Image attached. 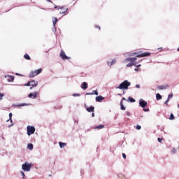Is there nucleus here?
<instances>
[{
  "mask_svg": "<svg viewBox=\"0 0 179 179\" xmlns=\"http://www.w3.org/2000/svg\"><path fill=\"white\" fill-rule=\"evenodd\" d=\"M156 99L157 100H162V95H160V94H157L156 95Z\"/></svg>",
  "mask_w": 179,
  "mask_h": 179,
  "instance_id": "a878e982",
  "label": "nucleus"
},
{
  "mask_svg": "<svg viewBox=\"0 0 179 179\" xmlns=\"http://www.w3.org/2000/svg\"><path fill=\"white\" fill-rule=\"evenodd\" d=\"M30 90H31V89H33V87H37V85H38V81H36V80H31L30 81Z\"/></svg>",
  "mask_w": 179,
  "mask_h": 179,
  "instance_id": "9b49d317",
  "label": "nucleus"
},
{
  "mask_svg": "<svg viewBox=\"0 0 179 179\" xmlns=\"http://www.w3.org/2000/svg\"><path fill=\"white\" fill-rule=\"evenodd\" d=\"M96 29H99V30H100V26H99V25H97V26H96Z\"/></svg>",
  "mask_w": 179,
  "mask_h": 179,
  "instance_id": "37998d69",
  "label": "nucleus"
},
{
  "mask_svg": "<svg viewBox=\"0 0 179 179\" xmlns=\"http://www.w3.org/2000/svg\"><path fill=\"white\" fill-rule=\"evenodd\" d=\"M134 71H139V69H135Z\"/></svg>",
  "mask_w": 179,
  "mask_h": 179,
  "instance_id": "49530a36",
  "label": "nucleus"
},
{
  "mask_svg": "<svg viewBox=\"0 0 179 179\" xmlns=\"http://www.w3.org/2000/svg\"><path fill=\"white\" fill-rule=\"evenodd\" d=\"M92 93V94H95V96H99V92L96 90H94Z\"/></svg>",
  "mask_w": 179,
  "mask_h": 179,
  "instance_id": "cd10ccee",
  "label": "nucleus"
},
{
  "mask_svg": "<svg viewBox=\"0 0 179 179\" xmlns=\"http://www.w3.org/2000/svg\"><path fill=\"white\" fill-rule=\"evenodd\" d=\"M162 141H163V138H158V142L162 143Z\"/></svg>",
  "mask_w": 179,
  "mask_h": 179,
  "instance_id": "ea45409f",
  "label": "nucleus"
},
{
  "mask_svg": "<svg viewBox=\"0 0 179 179\" xmlns=\"http://www.w3.org/2000/svg\"><path fill=\"white\" fill-rule=\"evenodd\" d=\"M58 12L60 15H65L68 12V8L66 7H62L58 8Z\"/></svg>",
  "mask_w": 179,
  "mask_h": 179,
  "instance_id": "39448f33",
  "label": "nucleus"
},
{
  "mask_svg": "<svg viewBox=\"0 0 179 179\" xmlns=\"http://www.w3.org/2000/svg\"><path fill=\"white\" fill-rule=\"evenodd\" d=\"M43 72V69H39L38 70L31 71L29 74V78H34V76H37V75H40Z\"/></svg>",
  "mask_w": 179,
  "mask_h": 179,
  "instance_id": "f03ea898",
  "label": "nucleus"
},
{
  "mask_svg": "<svg viewBox=\"0 0 179 179\" xmlns=\"http://www.w3.org/2000/svg\"><path fill=\"white\" fill-rule=\"evenodd\" d=\"M27 136L33 135L36 132V128L33 126H27Z\"/></svg>",
  "mask_w": 179,
  "mask_h": 179,
  "instance_id": "7ed1b4c3",
  "label": "nucleus"
},
{
  "mask_svg": "<svg viewBox=\"0 0 179 179\" xmlns=\"http://www.w3.org/2000/svg\"><path fill=\"white\" fill-rule=\"evenodd\" d=\"M103 128H104V125L103 124H100V125L96 127L95 129H103Z\"/></svg>",
  "mask_w": 179,
  "mask_h": 179,
  "instance_id": "4be33fe9",
  "label": "nucleus"
},
{
  "mask_svg": "<svg viewBox=\"0 0 179 179\" xmlns=\"http://www.w3.org/2000/svg\"><path fill=\"white\" fill-rule=\"evenodd\" d=\"M86 95H87V96H92V95H93V94H92V93H90V92H87V93H86Z\"/></svg>",
  "mask_w": 179,
  "mask_h": 179,
  "instance_id": "473e14b6",
  "label": "nucleus"
},
{
  "mask_svg": "<svg viewBox=\"0 0 179 179\" xmlns=\"http://www.w3.org/2000/svg\"><path fill=\"white\" fill-rule=\"evenodd\" d=\"M57 8H58L57 6H55V9H57Z\"/></svg>",
  "mask_w": 179,
  "mask_h": 179,
  "instance_id": "8fccbe9b",
  "label": "nucleus"
},
{
  "mask_svg": "<svg viewBox=\"0 0 179 179\" xmlns=\"http://www.w3.org/2000/svg\"><path fill=\"white\" fill-rule=\"evenodd\" d=\"M123 94H125V92H123Z\"/></svg>",
  "mask_w": 179,
  "mask_h": 179,
  "instance_id": "603ef678",
  "label": "nucleus"
},
{
  "mask_svg": "<svg viewBox=\"0 0 179 179\" xmlns=\"http://www.w3.org/2000/svg\"><path fill=\"white\" fill-rule=\"evenodd\" d=\"M5 78L7 79L8 82H13V80H15V78L12 76H6Z\"/></svg>",
  "mask_w": 179,
  "mask_h": 179,
  "instance_id": "4468645a",
  "label": "nucleus"
},
{
  "mask_svg": "<svg viewBox=\"0 0 179 179\" xmlns=\"http://www.w3.org/2000/svg\"><path fill=\"white\" fill-rule=\"evenodd\" d=\"M178 107H179V105H178Z\"/></svg>",
  "mask_w": 179,
  "mask_h": 179,
  "instance_id": "864d4df0",
  "label": "nucleus"
},
{
  "mask_svg": "<svg viewBox=\"0 0 179 179\" xmlns=\"http://www.w3.org/2000/svg\"><path fill=\"white\" fill-rule=\"evenodd\" d=\"M122 100H126V99L123 97V98L122 99Z\"/></svg>",
  "mask_w": 179,
  "mask_h": 179,
  "instance_id": "09e8293b",
  "label": "nucleus"
},
{
  "mask_svg": "<svg viewBox=\"0 0 179 179\" xmlns=\"http://www.w3.org/2000/svg\"><path fill=\"white\" fill-rule=\"evenodd\" d=\"M25 86H31L30 81L25 84Z\"/></svg>",
  "mask_w": 179,
  "mask_h": 179,
  "instance_id": "4c0bfd02",
  "label": "nucleus"
},
{
  "mask_svg": "<svg viewBox=\"0 0 179 179\" xmlns=\"http://www.w3.org/2000/svg\"><path fill=\"white\" fill-rule=\"evenodd\" d=\"M126 62H130L131 64H136V57H128L125 59Z\"/></svg>",
  "mask_w": 179,
  "mask_h": 179,
  "instance_id": "423d86ee",
  "label": "nucleus"
},
{
  "mask_svg": "<svg viewBox=\"0 0 179 179\" xmlns=\"http://www.w3.org/2000/svg\"><path fill=\"white\" fill-rule=\"evenodd\" d=\"M122 157L127 159V155H125V153H122Z\"/></svg>",
  "mask_w": 179,
  "mask_h": 179,
  "instance_id": "f704fd0d",
  "label": "nucleus"
},
{
  "mask_svg": "<svg viewBox=\"0 0 179 179\" xmlns=\"http://www.w3.org/2000/svg\"><path fill=\"white\" fill-rule=\"evenodd\" d=\"M92 117H94V113H92Z\"/></svg>",
  "mask_w": 179,
  "mask_h": 179,
  "instance_id": "a18cd8bd",
  "label": "nucleus"
},
{
  "mask_svg": "<svg viewBox=\"0 0 179 179\" xmlns=\"http://www.w3.org/2000/svg\"><path fill=\"white\" fill-rule=\"evenodd\" d=\"M128 101H130V103H135V99H134V98L129 96L128 98Z\"/></svg>",
  "mask_w": 179,
  "mask_h": 179,
  "instance_id": "393cba45",
  "label": "nucleus"
},
{
  "mask_svg": "<svg viewBox=\"0 0 179 179\" xmlns=\"http://www.w3.org/2000/svg\"><path fill=\"white\" fill-rule=\"evenodd\" d=\"M120 108L122 110H125V109H126L125 106H124V103H123L122 101H120Z\"/></svg>",
  "mask_w": 179,
  "mask_h": 179,
  "instance_id": "aec40b11",
  "label": "nucleus"
},
{
  "mask_svg": "<svg viewBox=\"0 0 179 179\" xmlns=\"http://www.w3.org/2000/svg\"><path fill=\"white\" fill-rule=\"evenodd\" d=\"M115 62H116L115 59H113L111 62H108V65L109 66H111L112 65H114V64H115Z\"/></svg>",
  "mask_w": 179,
  "mask_h": 179,
  "instance_id": "a211bd4d",
  "label": "nucleus"
},
{
  "mask_svg": "<svg viewBox=\"0 0 179 179\" xmlns=\"http://www.w3.org/2000/svg\"><path fill=\"white\" fill-rule=\"evenodd\" d=\"M149 56H150V53L148 52H146L139 54V55H136V57H137L138 58H143V57H149Z\"/></svg>",
  "mask_w": 179,
  "mask_h": 179,
  "instance_id": "1a4fd4ad",
  "label": "nucleus"
},
{
  "mask_svg": "<svg viewBox=\"0 0 179 179\" xmlns=\"http://www.w3.org/2000/svg\"><path fill=\"white\" fill-rule=\"evenodd\" d=\"M59 146H60L61 148H65V146H66V143H62V142H59Z\"/></svg>",
  "mask_w": 179,
  "mask_h": 179,
  "instance_id": "412c9836",
  "label": "nucleus"
},
{
  "mask_svg": "<svg viewBox=\"0 0 179 179\" xmlns=\"http://www.w3.org/2000/svg\"><path fill=\"white\" fill-rule=\"evenodd\" d=\"M143 111L148 112V111H149V108H144Z\"/></svg>",
  "mask_w": 179,
  "mask_h": 179,
  "instance_id": "a19ab883",
  "label": "nucleus"
},
{
  "mask_svg": "<svg viewBox=\"0 0 179 179\" xmlns=\"http://www.w3.org/2000/svg\"><path fill=\"white\" fill-rule=\"evenodd\" d=\"M57 22H58V18L57 17L53 18L52 22H53L54 27H55V24H57Z\"/></svg>",
  "mask_w": 179,
  "mask_h": 179,
  "instance_id": "6ab92c4d",
  "label": "nucleus"
},
{
  "mask_svg": "<svg viewBox=\"0 0 179 179\" xmlns=\"http://www.w3.org/2000/svg\"><path fill=\"white\" fill-rule=\"evenodd\" d=\"M169 87V85H159L157 87V89L159 90H164Z\"/></svg>",
  "mask_w": 179,
  "mask_h": 179,
  "instance_id": "f8f14e48",
  "label": "nucleus"
},
{
  "mask_svg": "<svg viewBox=\"0 0 179 179\" xmlns=\"http://www.w3.org/2000/svg\"><path fill=\"white\" fill-rule=\"evenodd\" d=\"M141 128H142V127L140 125L136 126V129L139 130V129H141Z\"/></svg>",
  "mask_w": 179,
  "mask_h": 179,
  "instance_id": "e433bc0d",
  "label": "nucleus"
},
{
  "mask_svg": "<svg viewBox=\"0 0 179 179\" xmlns=\"http://www.w3.org/2000/svg\"><path fill=\"white\" fill-rule=\"evenodd\" d=\"M22 169L24 170V171H29L31 169V165L29 164H24L22 166Z\"/></svg>",
  "mask_w": 179,
  "mask_h": 179,
  "instance_id": "20e7f679",
  "label": "nucleus"
},
{
  "mask_svg": "<svg viewBox=\"0 0 179 179\" xmlns=\"http://www.w3.org/2000/svg\"><path fill=\"white\" fill-rule=\"evenodd\" d=\"M139 105H140V107L145 108V107H146V106H148V102L143 99H140Z\"/></svg>",
  "mask_w": 179,
  "mask_h": 179,
  "instance_id": "0eeeda50",
  "label": "nucleus"
},
{
  "mask_svg": "<svg viewBox=\"0 0 179 179\" xmlns=\"http://www.w3.org/2000/svg\"><path fill=\"white\" fill-rule=\"evenodd\" d=\"M138 63H129L127 64V67L129 68V66H132L134 65V66H136L137 68H139V66H141V64H137Z\"/></svg>",
  "mask_w": 179,
  "mask_h": 179,
  "instance_id": "ddd939ff",
  "label": "nucleus"
},
{
  "mask_svg": "<svg viewBox=\"0 0 179 179\" xmlns=\"http://www.w3.org/2000/svg\"><path fill=\"white\" fill-rule=\"evenodd\" d=\"M95 100L96 101L101 103V101H103V100H104V97H103L101 95H99L96 97Z\"/></svg>",
  "mask_w": 179,
  "mask_h": 179,
  "instance_id": "2eb2a0df",
  "label": "nucleus"
},
{
  "mask_svg": "<svg viewBox=\"0 0 179 179\" xmlns=\"http://www.w3.org/2000/svg\"><path fill=\"white\" fill-rule=\"evenodd\" d=\"M24 106H29V104H27V103H21V104L17 105V107H24Z\"/></svg>",
  "mask_w": 179,
  "mask_h": 179,
  "instance_id": "bb28decb",
  "label": "nucleus"
},
{
  "mask_svg": "<svg viewBox=\"0 0 179 179\" xmlns=\"http://www.w3.org/2000/svg\"><path fill=\"white\" fill-rule=\"evenodd\" d=\"M118 96H121V94H118Z\"/></svg>",
  "mask_w": 179,
  "mask_h": 179,
  "instance_id": "3c124183",
  "label": "nucleus"
},
{
  "mask_svg": "<svg viewBox=\"0 0 179 179\" xmlns=\"http://www.w3.org/2000/svg\"><path fill=\"white\" fill-rule=\"evenodd\" d=\"M21 174H22V176H23V177H24V172L21 171Z\"/></svg>",
  "mask_w": 179,
  "mask_h": 179,
  "instance_id": "79ce46f5",
  "label": "nucleus"
},
{
  "mask_svg": "<svg viewBox=\"0 0 179 179\" xmlns=\"http://www.w3.org/2000/svg\"><path fill=\"white\" fill-rule=\"evenodd\" d=\"M174 115L173 114V113H171V115H170V117H169V120H174Z\"/></svg>",
  "mask_w": 179,
  "mask_h": 179,
  "instance_id": "c85d7f7f",
  "label": "nucleus"
},
{
  "mask_svg": "<svg viewBox=\"0 0 179 179\" xmlns=\"http://www.w3.org/2000/svg\"><path fill=\"white\" fill-rule=\"evenodd\" d=\"M170 99H173V94H171L168 96V99L167 100H169L170 101Z\"/></svg>",
  "mask_w": 179,
  "mask_h": 179,
  "instance_id": "c756f323",
  "label": "nucleus"
},
{
  "mask_svg": "<svg viewBox=\"0 0 179 179\" xmlns=\"http://www.w3.org/2000/svg\"><path fill=\"white\" fill-rule=\"evenodd\" d=\"M47 1H48V2H52L51 0H47Z\"/></svg>",
  "mask_w": 179,
  "mask_h": 179,
  "instance_id": "de8ad7c7",
  "label": "nucleus"
},
{
  "mask_svg": "<svg viewBox=\"0 0 179 179\" xmlns=\"http://www.w3.org/2000/svg\"><path fill=\"white\" fill-rule=\"evenodd\" d=\"M127 115H128L129 117V115H131V113L129 112H127Z\"/></svg>",
  "mask_w": 179,
  "mask_h": 179,
  "instance_id": "c03bdc74",
  "label": "nucleus"
},
{
  "mask_svg": "<svg viewBox=\"0 0 179 179\" xmlns=\"http://www.w3.org/2000/svg\"><path fill=\"white\" fill-rule=\"evenodd\" d=\"M129 86H131V83H129L128 80H124L122 83H120V85L116 87V89L128 90V87H129Z\"/></svg>",
  "mask_w": 179,
  "mask_h": 179,
  "instance_id": "f257e3e1",
  "label": "nucleus"
},
{
  "mask_svg": "<svg viewBox=\"0 0 179 179\" xmlns=\"http://www.w3.org/2000/svg\"><path fill=\"white\" fill-rule=\"evenodd\" d=\"M9 120L10 121V122H12V113H9Z\"/></svg>",
  "mask_w": 179,
  "mask_h": 179,
  "instance_id": "7c9ffc66",
  "label": "nucleus"
},
{
  "mask_svg": "<svg viewBox=\"0 0 179 179\" xmlns=\"http://www.w3.org/2000/svg\"><path fill=\"white\" fill-rule=\"evenodd\" d=\"M24 58H25V59H27L28 61H30V59H31L30 56L27 54H25L24 55Z\"/></svg>",
  "mask_w": 179,
  "mask_h": 179,
  "instance_id": "b1692460",
  "label": "nucleus"
},
{
  "mask_svg": "<svg viewBox=\"0 0 179 179\" xmlns=\"http://www.w3.org/2000/svg\"><path fill=\"white\" fill-rule=\"evenodd\" d=\"M169 101H170L169 99H166V101H165V104H166V106H168V104H169Z\"/></svg>",
  "mask_w": 179,
  "mask_h": 179,
  "instance_id": "c9c22d12",
  "label": "nucleus"
},
{
  "mask_svg": "<svg viewBox=\"0 0 179 179\" xmlns=\"http://www.w3.org/2000/svg\"><path fill=\"white\" fill-rule=\"evenodd\" d=\"M39 92H35L34 93H30L28 95V97H29V99H36L37 98V96H38Z\"/></svg>",
  "mask_w": 179,
  "mask_h": 179,
  "instance_id": "6e6552de",
  "label": "nucleus"
},
{
  "mask_svg": "<svg viewBox=\"0 0 179 179\" xmlns=\"http://www.w3.org/2000/svg\"><path fill=\"white\" fill-rule=\"evenodd\" d=\"M60 57H61L62 59H63V60L70 59V58L68 56H66V55L65 54V52L64 50L61 51Z\"/></svg>",
  "mask_w": 179,
  "mask_h": 179,
  "instance_id": "9d476101",
  "label": "nucleus"
},
{
  "mask_svg": "<svg viewBox=\"0 0 179 179\" xmlns=\"http://www.w3.org/2000/svg\"><path fill=\"white\" fill-rule=\"evenodd\" d=\"M33 144L32 143H29L27 145V148L29 149V150H33Z\"/></svg>",
  "mask_w": 179,
  "mask_h": 179,
  "instance_id": "5701e85b",
  "label": "nucleus"
},
{
  "mask_svg": "<svg viewBox=\"0 0 179 179\" xmlns=\"http://www.w3.org/2000/svg\"><path fill=\"white\" fill-rule=\"evenodd\" d=\"M86 110L88 111V113H93L94 111V106L87 108Z\"/></svg>",
  "mask_w": 179,
  "mask_h": 179,
  "instance_id": "f3484780",
  "label": "nucleus"
},
{
  "mask_svg": "<svg viewBox=\"0 0 179 179\" xmlns=\"http://www.w3.org/2000/svg\"><path fill=\"white\" fill-rule=\"evenodd\" d=\"M87 87H88L87 83L84 82L81 84V89H83V90H86Z\"/></svg>",
  "mask_w": 179,
  "mask_h": 179,
  "instance_id": "dca6fc26",
  "label": "nucleus"
},
{
  "mask_svg": "<svg viewBox=\"0 0 179 179\" xmlns=\"http://www.w3.org/2000/svg\"><path fill=\"white\" fill-rule=\"evenodd\" d=\"M136 87L137 89H139V87H141V85H140L139 84H137V85H136Z\"/></svg>",
  "mask_w": 179,
  "mask_h": 179,
  "instance_id": "58836bf2",
  "label": "nucleus"
},
{
  "mask_svg": "<svg viewBox=\"0 0 179 179\" xmlns=\"http://www.w3.org/2000/svg\"><path fill=\"white\" fill-rule=\"evenodd\" d=\"M3 96H5V94L2 93L0 94V100H2V97H3Z\"/></svg>",
  "mask_w": 179,
  "mask_h": 179,
  "instance_id": "2f4dec72",
  "label": "nucleus"
},
{
  "mask_svg": "<svg viewBox=\"0 0 179 179\" xmlns=\"http://www.w3.org/2000/svg\"><path fill=\"white\" fill-rule=\"evenodd\" d=\"M73 97H77V96H79L80 95L79 94H73Z\"/></svg>",
  "mask_w": 179,
  "mask_h": 179,
  "instance_id": "72a5a7b5",
  "label": "nucleus"
}]
</instances>
